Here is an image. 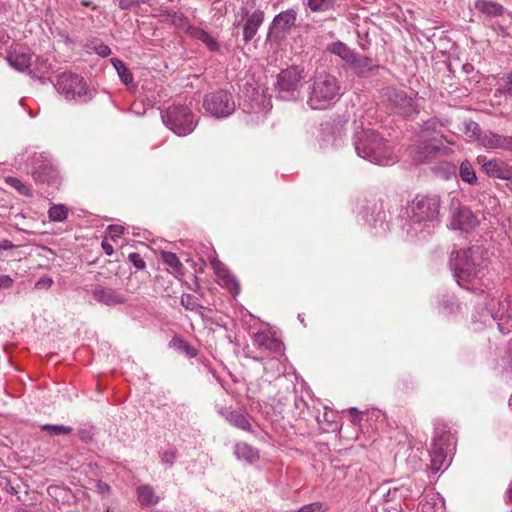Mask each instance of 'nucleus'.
<instances>
[{
    "mask_svg": "<svg viewBox=\"0 0 512 512\" xmlns=\"http://www.w3.org/2000/svg\"><path fill=\"white\" fill-rule=\"evenodd\" d=\"M486 251L475 246L468 249H461L451 258L450 265L454 271L457 283L468 290H479V286H487L484 277L487 274Z\"/></svg>",
    "mask_w": 512,
    "mask_h": 512,
    "instance_id": "obj_1",
    "label": "nucleus"
},
{
    "mask_svg": "<svg viewBox=\"0 0 512 512\" xmlns=\"http://www.w3.org/2000/svg\"><path fill=\"white\" fill-rule=\"evenodd\" d=\"M357 154L371 163L388 166L398 161L393 149L375 131L364 130L356 136Z\"/></svg>",
    "mask_w": 512,
    "mask_h": 512,
    "instance_id": "obj_2",
    "label": "nucleus"
},
{
    "mask_svg": "<svg viewBox=\"0 0 512 512\" xmlns=\"http://www.w3.org/2000/svg\"><path fill=\"white\" fill-rule=\"evenodd\" d=\"M340 91V83L334 75L319 73L311 80L307 104L314 110L327 109L339 99Z\"/></svg>",
    "mask_w": 512,
    "mask_h": 512,
    "instance_id": "obj_3",
    "label": "nucleus"
},
{
    "mask_svg": "<svg viewBox=\"0 0 512 512\" xmlns=\"http://www.w3.org/2000/svg\"><path fill=\"white\" fill-rule=\"evenodd\" d=\"M162 121L178 136L190 134L196 127L197 121L192 111L183 105H172L161 113Z\"/></svg>",
    "mask_w": 512,
    "mask_h": 512,
    "instance_id": "obj_4",
    "label": "nucleus"
},
{
    "mask_svg": "<svg viewBox=\"0 0 512 512\" xmlns=\"http://www.w3.org/2000/svg\"><path fill=\"white\" fill-rule=\"evenodd\" d=\"M303 79V68L293 65L283 69L277 76L276 91L278 97L286 101L297 100L300 96Z\"/></svg>",
    "mask_w": 512,
    "mask_h": 512,
    "instance_id": "obj_5",
    "label": "nucleus"
},
{
    "mask_svg": "<svg viewBox=\"0 0 512 512\" xmlns=\"http://www.w3.org/2000/svg\"><path fill=\"white\" fill-rule=\"evenodd\" d=\"M440 198L437 195H417L407 207V215L413 223L432 222L437 219Z\"/></svg>",
    "mask_w": 512,
    "mask_h": 512,
    "instance_id": "obj_6",
    "label": "nucleus"
},
{
    "mask_svg": "<svg viewBox=\"0 0 512 512\" xmlns=\"http://www.w3.org/2000/svg\"><path fill=\"white\" fill-rule=\"evenodd\" d=\"M55 88L67 100L87 101V84L83 77L77 74L62 73L57 77Z\"/></svg>",
    "mask_w": 512,
    "mask_h": 512,
    "instance_id": "obj_7",
    "label": "nucleus"
},
{
    "mask_svg": "<svg viewBox=\"0 0 512 512\" xmlns=\"http://www.w3.org/2000/svg\"><path fill=\"white\" fill-rule=\"evenodd\" d=\"M203 106L206 112L216 118L228 117L236 108L233 96L225 90L207 94L204 98Z\"/></svg>",
    "mask_w": 512,
    "mask_h": 512,
    "instance_id": "obj_8",
    "label": "nucleus"
},
{
    "mask_svg": "<svg viewBox=\"0 0 512 512\" xmlns=\"http://www.w3.org/2000/svg\"><path fill=\"white\" fill-rule=\"evenodd\" d=\"M452 152L449 147L440 146L434 139H424L422 136L409 148L410 156L417 162H425L439 155H448Z\"/></svg>",
    "mask_w": 512,
    "mask_h": 512,
    "instance_id": "obj_9",
    "label": "nucleus"
},
{
    "mask_svg": "<svg viewBox=\"0 0 512 512\" xmlns=\"http://www.w3.org/2000/svg\"><path fill=\"white\" fill-rule=\"evenodd\" d=\"M32 175L40 182H50L58 177L57 167L52 159L45 153L35 154L32 157Z\"/></svg>",
    "mask_w": 512,
    "mask_h": 512,
    "instance_id": "obj_10",
    "label": "nucleus"
},
{
    "mask_svg": "<svg viewBox=\"0 0 512 512\" xmlns=\"http://www.w3.org/2000/svg\"><path fill=\"white\" fill-rule=\"evenodd\" d=\"M477 162L489 177L512 180V166L507 161L501 158L487 159L485 156H478Z\"/></svg>",
    "mask_w": 512,
    "mask_h": 512,
    "instance_id": "obj_11",
    "label": "nucleus"
},
{
    "mask_svg": "<svg viewBox=\"0 0 512 512\" xmlns=\"http://www.w3.org/2000/svg\"><path fill=\"white\" fill-rule=\"evenodd\" d=\"M209 260L216 275L218 284L228 289L233 296L238 295L240 292V285L236 277L230 273V271L220 260L217 259L215 255H211Z\"/></svg>",
    "mask_w": 512,
    "mask_h": 512,
    "instance_id": "obj_12",
    "label": "nucleus"
},
{
    "mask_svg": "<svg viewBox=\"0 0 512 512\" xmlns=\"http://www.w3.org/2000/svg\"><path fill=\"white\" fill-rule=\"evenodd\" d=\"M479 225L477 216L466 206L459 207L452 215L450 228L470 232Z\"/></svg>",
    "mask_w": 512,
    "mask_h": 512,
    "instance_id": "obj_13",
    "label": "nucleus"
},
{
    "mask_svg": "<svg viewBox=\"0 0 512 512\" xmlns=\"http://www.w3.org/2000/svg\"><path fill=\"white\" fill-rule=\"evenodd\" d=\"M92 296L95 301L107 306L121 305L127 302L126 295L120 290L100 285L92 290Z\"/></svg>",
    "mask_w": 512,
    "mask_h": 512,
    "instance_id": "obj_14",
    "label": "nucleus"
},
{
    "mask_svg": "<svg viewBox=\"0 0 512 512\" xmlns=\"http://www.w3.org/2000/svg\"><path fill=\"white\" fill-rule=\"evenodd\" d=\"M349 67L358 77H368L375 73L379 69L380 65L378 60L375 58L355 53L349 63Z\"/></svg>",
    "mask_w": 512,
    "mask_h": 512,
    "instance_id": "obj_15",
    "label": "nucleus"
},
{
    "mask_svg": "<svg viewBox=\"0 0 512 512\" xmlns=\"http://www.w3.org/2000/svg\"><path fill=\"white\" fill-rule=\"evenodd\" d=\"M481 146L486 149H500L512 152V136L488 131L481 138Z\"/></svg>",
    "mask_w": 512,
    "mask_h": 512,
    "instance_id": "obj_16",
    "label": "nucleus"
},
{
    "mask_svg": "<svg viewBox=\"0 0 512 512\" xmlns=\"http://www.w3.org/2000/svg\"><path fill=\"white\" fill-rule=\"evenodd\" d=\"M263 21L264 13L261 10H255L247 17L243 26V39L246 43L250 42L254 38Z\"/></svg>",
    "mask_w": 512,
    "mask_h": 512,
    "instance_id": "obj_17",
    "label": "nucleus"
},
{
    "mask_svg": "<svg viewBox=\"0 0 512 512\" xmlns=\"http://www.w3.org/2000/svg\"><path fill=\"white\" fill-rule=\"evenodd\" d=\"M254 343L259 348L272 353H281L283 350L282 342L267 333H257Z\"/></svg>",
    "mask_w": 512,
    "mask_h": 512,
    "instance_id": "obj_18",
    "label": "nucleus"
},
{
    "mask_svg": "<svg viewBox=\"0 0 512 512\" xmlns=\"http://www.w3.org/2000/svg\"><path fill=\"white\" fill-rule=\"evenodd\" d=\"M386 95L388 99L403 112L408 113L412 108V98L406 92L397 89H387Z\"/></svg>",
    "mask_w": 512,
    "mask_h": 512,
    "instance_id": "obj_19",
    "label": "nucleus"
},
{
    "mask_svg": "<svg viewBox=\"0 0 512 512\" xmlns=\"http://www.w3.org/2000/svg\"><path fill=\"white\" fill-rule=\"evenodd\" d=\"M297 13L293 9L286 10L275 16L272 29L279 30L281 32L288 31L296 21Z\"/></svg>",
    "mask_w": 512,
    "mask_h": 512,
    "instance_id": "obj_20",
    "label": "nucleus"
},
{
    "mask_svg": "<svg viewBox=\"0 0 512 512\" xmlns=\"http://www.w3.org/2000/svg\"><path fill=\"white\" fill-rule=\"evenodd\" d=\"M442 438H435L431 448V468L433 471H438L444 464L447 454L449 452L444 451V447L440 443Z\"/></svg>",
    "mask_w": 512,
    "mask_h": 512,
    "instance_id": "obj_21",
    "label": "nucleus"
},
{
    "mask_svg": "<svg viewBox=\"0 0 512 512\" xmlns=\"http://www.w3.org/2000/svg\"><path fill=\"white\" fill-rule=\"evenodd\" d=\"M326 49L331 54L340 57L348 65L356 53L341 41L330 43Z\"/></svg>",
    "mask_w": 512,
    "mask_h": 512,
    "instance_id": "obj_22",
    "label": "nucleus"
},
{
    "mask_svg": "<svg viewBox=\"0 0 512 512\" xmlns=\"http://www.w3.org/2000/svg\"><path fill=\"white\" fill-rule=\"evenodd\" d=\"M7 61L14 69L24 72L31 65V55L28 53L11 52L7 56Z\"/></svg>",
    "mask_w": 512,
    "mask_h": 512,
    "instance_id": "obj_23",
    "label": "nucleus"
},
{
    "mask_svg": "<svg viewBox=\"0 0 512 512\" xmlns=\"http://www.w3.org/2000/svg\"><path fill=\"white\" fill-rule=\"evenodd\" d=\"M476 9L490 17L501 16L504 12V8L497 2L489 0H477L475 3Z\"/></svg>",
    "mask_w": 512,
    "mask_h": 512,
    "instance_id": "obj_24",
    "label": "nucleus"
},
{
    "mask_svg": "<svg viewBox=\"0 0 512 512\" xmlns=\"http://www.w3.org/2000/svg\"><path fill=\"white\" fill-rule=\"evenodd\" d=\"M235 455L238 459H243L249 463H254L259 459L258 450L246 443L236 444Z\"/></svg>",
    "mask_w": 512,
    "mask_h": 512,
    "instance_id": "obj_25",
    "label": "nucleus"
},
{
    "mask_svg": "<svg viewBox=\"0 0 512 512\" xmlns=\"http://www.w3.org/2000/svg\"><path fill=\"white\" fill-rule=\"evenodd\" d=\"M342 0H307L306 5L313 12H328L335 10Z\"/></svg>",
    "mask_w": 512,
    "mask_h": 512,
    "instance_id": "obj_26",
    "label": "nucleus"
},
{
    "mask_svg": "<svg viewBox=\"0 0 512 512\" xmlns=\"http://www.w3.org/2000/svg\"><path fill=\"white\" fill-rule=\"evenodd\" d=\"M137 496L142 506L155 505L159 502V497L150 485L139 486L137 488Z\"/></svg>",
    "mask_w": 512,
    "mask_h": 512,
    "instance_id": "obj_27",
    "label": "nucleus"
},
{
    "mask_svg": "<svg viewBox=\"0 0 512 512\" xmlns=\"http://www.w3.org/2000/svg\"><path fill=\"white\" fill-rule=\"evenodd\" d=\"M226 420L236 428L244 431H252V426L248 418L240 411H230L226 415Z\"/></svg>",
    "mask_w": 512,
    "mask_h": 512,
    "instance_id": "obj_28",
    "label": "nucleus"
},
{
    "mask_svg": "<svg viewBox=\"0 0 512 512\" xmlns=\"http://www.w3.org/2000/svg\"><path fill=\"white\" fill-rule=\"evenodd\" d=\"M459 175L462 181L474 185L478 178L472 164L468 160H464L460 164Z\"/></svg>",
    "mask_w": 512,
    "mask_h": 512,
    "instance_id": "obj_29",
    "label": "nucleus"
},
{
    "mask_svg": "<svg viewBox=\"0 0 512 512\" xmlns=\"http://www.w3.org/2000/svg\"><path fill=\"white\" fill-rule=\"evenodd\" d=\"M462 132L471 140L478 141L481 144V128L479 124L473 120H466L463 122Z\"/></svg>",
    "mask_w": 512,
    "mask_h": 512,
    "instance_id": "obj_30",
    "label": "nucleus"
},
{
    "mask_svg": "<svg viewBox=\"0 0 512 512\" xmlns=\"http://www.w3.org/2000/svg\"><path fill=\"white\" fill-rule=\"evenodd\" d=\"M112 64L114 68L116 69L118 76L120 80L125 84L128 85L132 83L133 81V75L126 66V64L120 60V59H112Z\"/></svg>",
    "mask_w": 512,
    "mask_h": 512,
    "instance_id": "obj_31",
    "label": "nucleus"
},
{
    "mask_svg": "<svg viewBox=\"0 0 512 512\" xmlns=\"http://www.w3.org/2000/svg\"><path fill=\"white\" fill-rule=\"evenodd\" d=\"M68 215V209L63 204H54L48 210V217L53 222H63Z\"/></svg>",
    "mask_w": 512,
    "mask_h": 512,
    "instance_id": "obj_32",
    "label": "nucleus"
},
{
    "mask_svg": "<svg viewBox=\"0 0 512 512\" xmlns=\"http://www.w3.org/2000/svg\"><path fill=\"white\" fill-rule=\"evenodd\" d=\"M435 438H442L440 440V443L444 447V451L451 452L455 445V439L451 432L449 431H436L433 437V440Z\"/></svg>",
    "mask_w": 512,
    "mask_h": 512,
    "instance_id": "obj_33",
    "label": "nucleus"
},
{
    "mask_svg": "<svg viewBox=\"0 0 512 512\" xmlns=\"http://www.w3.org/2000/svg\"><path fill=\"white\" fill-rule=\"evenodd\" d=\"M442 127H444L443 122H441L438 118H431L423 123L422 132L440 134Z\"/></svg>",
    "mask_w": 512,
    "mask_h": 512,
    "instance_id": "obj_34",
    "label": "nucleus"
},
{
    "mask_svg": "<svg viewBox=\"0 0 512 512\" xmlns=\"http://www.w3.org/2000/svg\"><path fill=\"white\" fill-rule=\"evenodd\" d=\"M43 431H47L50 435H67L72 432V427L64 425L46 424L41 427Z\"/></svg>",
    "mask_w": 512,
    "mask_h": 512,
    "instance_id": "obj_35",
    "label": "nucleus"
},
{
    "mask_svg": "<svg viewBox=\"0 0 512 512\" xmlns=\"http://www.w3.org/2000/svg\"><path fill=\"white\" fill-rule=\"evenodd\" d=\"M162 259L166 265L174 269L175 271H179L182 267L180 260L177 255L173 252H162Z\"/></svg>",
    "mask_w": 512,
    "mask_h": 512,
    "instance_id": "obj_36",
    "label": "nucleus"
},
{
    "mask_svg": "<svg viewBox=\"0 0 512 512\" xmlns=\"http://www.w3.org/2000/svg\"><path fill=\"white\" fill-rule=\"evenodd\" d=\"M174 345L184 354H186L188 357L193 358L197 355V350L190 345L188 342L182 340V339H174L173 340Z\"/></svg>",
    "mask_w": 512,
    "mask_h": 512,
    "instance_id": "obj_37",
    "label": "nucleus"
},
{
    "mask_svg": "<svg viewBox=\"0 0 512 512\" xmlns=\"http://www.w3.org/2000/svg\"><path fill=\"white\" fill-rule=\"evenodd\" d=\"M196 37L203 43H205L210 50L215 51L218 49V43L208 32L204 30H199L196 33Z\"/></svg>",
    "mask_w": 512,
    "mask_h": 512,
    "instance_id": "obj_38",
    "label": "nucleus"
},
{
    "mask_svg": "<svg viewBox=\"0 0 512 512\" xmlns=\"http://www.w3.org/2000/svg\"><path fill=\"white\" fill-rule=\"evenodd\" d=\"M6 182L17 191H19L22 195L28 196L31 194L30 188L26 186L20 179L16 177H8Z\"/></svg>",
    "mask_w": 512,
    "mask_h": 512,
    "instance_id": "obj_39",
    "label": "nucleus"
},
{
    "mask_svg": "<svg viewBox=\"0 0 512 512\" xmlns=\"http://www.w3.org/2000/svg\"><path fill=\"white\" fill-rule=\"evenodd\" d=\"M327 510L321 502H313L303 505L296 512H325Z\"/></svg>",
    "mask_w": 512,
    "mask_h": 512,
    "instance_id": "obj_40",
    "label": "nucleus"
},
{
    "mask_svg": "<svg viewBox=\"0 0 512 512\" xmlns=\"http://www.w3.org/2000/svg\"><path fill=\"white\" fill-rule=\"evenodd\" d=\"M497 92L504 95H512V70L505 75V83L497 89Z\"/></svg>",
    "mask_w": 512,
    "mask_h": 512,
    "instance_id": "obj_41",
    "label": "nucleus"
},
{
    "mask_svg": "<svg viewBox=\"0 0 512 512\" xmlns=\"http://www.w3.org/2000/svg\"><path fill=\"white\" fill-rule=\"evenodd\" d=\"M128 259L138 270H144L146 268V263L139 253H130Z\"/></svg>",
    "mask_w": 512,
    "mask_h": 512,
    "instance_id": "obj_42",
    "label": "nucleus"
},
{
    "mask_svg": "<svg viewBox=\"0 0 512 512\" xmlns=\"http://www.w3.org/2000/svg\"><path fill=\"white\" fill-rule=\"evenodd\" d=\"M107 230L112 240L120 237L124 233V227L121 225H110Z\"/></svg>",
    "mask_w": 512,
    "mask_h": 512,
    "instance_id": "obj_43",
    "label": "nucleus"
},
{
    "mask_svg": "<svg viewBox=\"0 0 512 512\" xmlns=\"http://www.w3.org/2000/svg\"><path fill=\"white\" fill-rule=\"evenodd\" d=\"M176 452L173 450L165 451L162 455V461L170 466L174 464L176 461Z\"/></svg>",
    "mask_w": 512,
    "mask_h": 512,
    "instance_id": "obj_44",
    "label": "nucleus"
},
{
    "mask_svg": "<svg viewBox=\"0 0 512 512\" xmlns=\"http://www.w3.org/2000/svg\"><path fill=\"white\" fill-rule=\"evenodd\" d=\"M13 279L9 275L0 276V290L8 289L13 285Z\"/></svg>",
    "mask_w": 512,
    "mask_h": 512,
    "instance_id": "obj_45",
    "label": "nucleus"
},
{
    "mask_svg": "<svg viewBox=\"0 0 512 512\" xmlns=\"http://www.w3.org/2000/svg\"><path fill=\"white\" fill-rule=\"evenodd\" d=\"M52 284H53V280L51 278L45 277V278H40L36 282L35 287L38 289L50 288L52 286Z\"/></svg>",
    "mask_w": 512,
    "mask_h": 512,
    "instance_id": "obj_46",
    "label": "nucleus"
},
{
    "mask_svg": "<svg viewBox=\"0 0 512 512\" xmlns=\"http://www.w3.org/2000/svg\"><path fill=\"white\" fill-rule=\"evenodd\" d=\"M0 487L6 491L12 490V492H16L15 489L10 485V480L6 476H3L1 472H0Z\"/></svg>",
    "mask_w": 512,
    "mask_h": 512,
    "instance_id": "obj_47",
    "label": "nucleus"
},
{
    "mask_svg": "<svg viewBox=\"0 0 512 512\" xmlns=\"http://www.w3.org/2000/svg\"><path fill=\"white\" fill-rule=\"evenodd\" d=\"M96 53L101 57H107L111 53V49L104 44H100L98 47H96Z\"/></svg>",
    "mask_w": 512,
    "mask_h": 512,
    "instance_id": "obj_48",
    "label": "nucleus"
},
{
    "mask_svg": "<svg viewBox=\"0 0 512 512\" xmlns=\"http://www.w3.org/2000/svg\"><path fill=\"white\" fill-rule=\"evenodd\" d=\"M191 300H192L191 295H185V296H182L181 303L186 309L193 310L194 305L191 303Z\"/></svg>",
    "mask_w": 512,
    "mask_h": 512,
    "instance_id": "obj_49",
    "label": "nucleus"
},
{
    "mask_svg": "<svg viewBox=\"0 0 512 512\" xmlns=\"http://www.w3.org/2000/svg\"><path fill=\"white\" fill-rule=\"evenodd\" d=\"M16 246L10 240H3L0 242V250H12Z\"/></svg>",
    "mask_w": 512,
    "mask_h": 512,
    "instance_id": "obj_50",
    "label": "nucleus"
},
{
    "mask_svg": "<svg viewBox=\"0 0 512 512\" xmlns=\"http://www.w3.org/2000/svg\"><path fill=\"white\" fill-rule=\"evenodd\" d=\"M97 489L101 494L109 493L110 487L106 483L98 482L97 483Z\"/></svg>",
    "mask_w": 512,
    "mask_h": 512,
    "instance_id": "obj_51",
    "label": "nucleus"
},
{
    "mask_svg": "<svg viewBox=\"0 0 512 512\" xmlns=\"http://www.w3.org/2000/svg\"><path fill=\"white\" fill-rule=\"evenodd\" d=\"M102 248H103V250L105 251V253L107 255H112L113 252H114L113 247L108 242H106V241L102 242Z\"/></svg>",
    "mask_w": 512,
    "mask_h": 512,
    "instance_id": "obj_52",
    "label": "nucleus"
},
{
    "mask_svg": "<svg viewBox=\"0 0 512 512\" xmlns=\"http://www.w3.org/2000/svg\"><path fill=\"white\" fill-rule=\"evenodd\" d=\"M268 365L271 368L276 367L277 368V372L280 373L279 367H278L279 366V361L277 359H274V358L270 359L269 362H268Z\"/></svg>",
    "mask_w": 512,
    "mask_h": 512,
    "instance_id": "obj_53",
    "label": "nucleus"
},
{
    "mask_svg": "<svg viewBox=\"0 0 512 512\" xmlns=\"http://www.w3.org/2000/svg\"><path fill=\"white\" fill-rule=\"evenodd\" d=\"M349 413L353 418H358L359 415L361 414V412L355 407L350 408Z\"/></svg>",
    "mask_w": 512,
    "mask_h": 512,
    "instance_id": "obj_54",
    "label": "nucleus"
},
{
    "mask_svg": "<svg viewBox=\"0 0 512 512\" xmlns=\"http://www.w3.org/2000/svg\"><path fill=\"white\" fill-rule=\"evenodd\" d=\"M423 492V485H420L416 488V491L415 492H411L410 496L411 497H415V496H419L421 495Z\"/></svg>",
    "mask_w": 512,
    "mask_h": 512,
    "instance_id": "obj_55",
    "label": "nucleus"
},
{
    "mask_svg": "<svg viewBox=\"0 0 512 512\" xmlns=\"http://www.w3.org/2000/svg\"><path fill=\"white\" fill-rule=\"evenodd\" d=\"M431 504L429 502H425L421 504V512H428L431 509Z\"/></svg>",
    "mask_w": 512,
    "mask_h": 512,
    "instance_id": "obj_56",
    "label": "nucleus"
},
{
    "mask_svg": "<svg viewBox=\"0 0 512 512\" xmlns=\"http://www.w3.org/2000/svg\"><path fill=\"white\" fill-rule=\"evenodd\" d=\"M81 4H82L83 6H87V7H88V6H90V5H91V2H90V1L83 0V1L81 2Z\"/></svg>",
    "mask_w": 512,
    "mask_h": 512,
    "instance_id": "obj_57",
    "label": "nucleus"
},
{
    "mask_svg": "<svg viewBox=\"0 0 512 512\" xmlns=\"http://www.w3.org/2000/svg\"><path fill=\"white\" fill-rule=\"evenodd\" d=\"M444 309H446L448 312H452V308H450L446 303L444 305Z\"/></svg>",
    "mask_w": 512,
    "mask_h": 512,
    "instance_id": "obj_58",
    "label": "nucleus"
}]
</instances>
